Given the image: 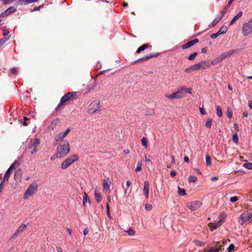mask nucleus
Returning a JSON list of instances; mask_svg holds the SVG:
<instances>
[{"label":"nucleus","instance_id":"1","mask_svg":"<svg viewBox=\"0 0 252 252\" xmlns=\"http://www.w3.org/2000/svg\"><path fill=\"white\" fill-rule=\"evenodd\" d=\"M70 151V145L67 141H63L60 144L56 149V152L51 157L52 160H55L57 158H63L65 157Z\"/></svg>","mask_w":252,"mask_h":252},{"label":"nucleus","instance_id":"2","mask_svg":"<svg viewBox=\"0 0 252 252\" xmlns=\"http://www.w3.org/2000/svg\"><path fill=\"white\" fill-rule=\"evenodd\" d=\"M101 110L100 101L98 99L93 100L88 106L87 112L89 114H94Z\"/></svg>","mask_w":252,"mask_h":252},{"label":"nucleus","instance_id":"3","mask_svg":"<svg viewBox=\"0 0 252 252\" xmlns=\"http://www.w3.org/2000/svg\"><path fill=\"white\" fill-rule=\"evenodd\" d=\"M79 157L78 155H72L66 158L61 164V168L62 169H65L72 164L78 161Z\"/></svg>","mask_w":252,"mask_h":252},{"label":"nucleus","instance_id":"4","mask_svg":"<svg viewBox=\"0 0 252 252\" xmlns=\"http://www.w3.org/2000/svg\"><path fill=\"white\" fill-rule=\"evenodd\" d=\"M37 183L34 182L32 183L27 189L24 194L23 198L24 199H27L30 197L32 196L36 191L37 189Z\"/></svg>","mask_w":252,"mask_h":252},{"label":"nucleus","instance_id":"5","mask_svg":"<svg viewBox=\"0 0 252 252\" xmlns=\"http://www.w3.org/2000/svg\"><path fill=\"white\" fill-rule=\"evenodd\" d=\"M184 96L185 94H183V89L181 87L171 94H165V97L170 100L181 98Z\"/></svg>","mask_w":252,"mask_h":252},{"label":"nucleus","instance_id":"6","mask_svg":"<svg viewBox=\"0 0 252 252\" xmlns=\"http://www.w3.org/2000/svg\"><path fill=\"white\" fill-rule=\"evenodd\" d=\"M252 32V18L248 22L243 24L242 28V33L246 36Z\"/></svg>","mask_w":252,"mask_h":252},{"label":"nucleus","instance_id":"7","mask_svg":"<svg viewBox=\"0 0 252 252\" xmlns=\"http://www.w3.org/2000/svg\"><path fill=\"white\" fill-rule=\"evenodd\" d=\"M252 218V210H250L247 212H244L239 218V223L243 225L244 222L249 220Z\"/></svg>","mask_w":252,"mask_h":252},{"label":"nucleus","instance_id":"8","mask_svg":"<svg viewBox=\"0 0 252 252\" xmlns=\"http://www.w3.org/2000/svg\"><path fill=\"white\" fill-rule=\"evenodd\" d=\"M224 219L225 216H220L219 220L215 221L213 223H209L208 226L210 228V230L213 231L220 227L223 223Z\"/></svg>","mask_w":252,"mask_h":252},{"label":"nucleus","instance_id":"9","mask_svg":"<svg viewBox=\"0 0 252 252\" xmlns=\"http://www.w3.org/2000/svg\"><path fill=\"white\" fill-rule=\"evenodd\" d=\"M202 202L199 200H195L188 203L187 205V207L191 211H194L200 208L202 206Z\"/></svg>","mask_w":252,"mask_h":252},{"label":"nucleus","instance_id":"10","mask_svg":"<svg viewBox=\"0 0 252 252\" xmlns=\"http://www.w3.org/2000/svg\"><path fill=\"white\" fill-rule=\"evenodd\" d=\"M74 94L72 93L68 92L64 94L61 99L60 102L56 109H57L63 104L66 101L69 100V99L73 96Z\"/></svg>","mask_w":252,"mask_h":252},{"label":"nucleus","instance_id":"11","mask_svg":"<svg viewBox=\"0 0 252 252\" xmlns=\"http://www.w3.org/2000/svg\"><path fill=\"white\" fill-rule=\"evenodd\" d=\"M17 8L16 7L12 6L6 9L4 12L0 14V17H5L11 14L16 12Z\"/></svg>","mask_w":252,"mask_h":252},{"label":"nucleus","instance_id":"12","mask_svg":"<svg viewBox=\"0 0 252 252\" xmlns=\"http://www.w3.org/2000/svg\"><path fill=\"white\" fill-rule=\"evenodd\" d=\"M40 144V140L36 138L34 141L31 142L29 146V148L32 149L31 154L33 155L37 152V147Z\"/></svg>","mask_w":252,"mask_h":252},{"label":"nucleus","instance_id":"13","mask_svg":"<svg viewBox=\"0 0 252 252\" xmlns=\"http://www.w3.org/2000/svg\"><path fill=\"white\" fill-rule=\"evenodd\" d=\"M111 185V182L109 178L103 181V190L105 193H110V187Z\"/></svg>","mask_w":252,"mask_h":252},{"label":"nucleus","instance_id":"14","mask_svg":"<svg viewBox=\"0 0 252 252\" xmlns=\"http://www.w3.org/2000/svg\"><path fill=\"white\" fill-rule=\"evenodd\" d=\"M227 31V27L225 26H222L216 33L211 34L210 37L213 39H215L220 35L226 33Z\"/></svg>","mask_w":252,"mask_h":252},{"label":"nucleus","instance_id":"15","mask_svg":"<svg viewBox=\"0 0 252 252\" xmlns=\"http://www.w3.org/2000/svg\"><path fill=\"white\" fill-rule=\"evenodd\" d=\"M27 226L25 224H21L16 230V231L15 232V233L13 234V235L12 236V238H15L16 237H17L18 235H20L21 233H22L26 229Z\"/></svg>","mask_w":252,"mask_h":252},{"label":"nucleus","instance_id":"16","mask_svg":"<svg viewBox=\"0 0 252 252\" xmlns=\"http://www.w3.org/2000/svg\"><path fill=\"white\" fill-rule=\"evenodd\" d=\"M143 192L146 198H148L149 192V182L147 180L145 181L144 183Z\"/></svg>","mask_w":252,"mask_h":252},{"label":"nucleus","instance_id":"17","mask_svg":"<svg viewBox=\"0 0 252 252\" xmlns=\"http://www.w3.org/2000/svg\"><path fill=\"white\" fill-rule=\"evenodd\" d=\"M198 42V40L197 39H194L193 40H192L191 41H189L187 43L184 44L182 48L183 49H187L191 46H192L193 45H194L195 43H197Z\"/></svg>","mask_w":252,"mask_h":252},{"label":"nucleus","instance_id":"18","mask_svg":"<svg viewBox=\"0 0 252 252\" xmlns=\"http://www.w3.org/2000/svg\"><path fill=\"white\" fill-rule=\"evenodd\" d=\"M34 2L35 1L34 0H18L17 3L18 5H23Z\"/></svg>","mask_w":252,"mask_h":252},{"label":"nucleus","instance_id":"19","mask_svg":"<svg viewBox=\"0 0 252 252\" xmlns=\"http://www.w3.org/2000/svg\"><path fill=\"white\" fill-rule=\"evenodd\" d=\"M87 203L90 204V200L88 195L86 193H84V196L83 197V205L85 207H87Z\"/></svg>","mask_w":252,"mask_h":252},{"label":"nucleus","instance_id":"20","mask_svg":"<svg viewBox=\"0 0 252 252\" xmlns=\"http://www.w3.org/2000/svg\"><path fill=\"white\" fill-rule=\"evenodd\" d=\"M202 69H206L211 67V62L210 61H201L200 62Z\"/></svg>","mask_w":252,"mask_h":252},{"label":"nucleus","instance_id":"21","mask_svg":"<svg viewBox=\"0 0 252 252\" xmlns=\"http://www.w3.org/2000/svg\"><path fill=\"white\" fill-rule=\"evenodd\" d=\"M65 137V136H64V135L63 134V133L62 132L60 133L59 134H58L57 135H56L55 136V140L57 142L62 141Z\"/></svg>","mask_w":252,"mask_h":252},{"label":"nucleus","instance_id":"22","mask_svg":"<svg viewBox=\"0 0 252 252\" xmlns=\"http://www.w3.org/2000/svg\"><path fill=\"white\" fill-rule=\"evenodd\" d=\"M59 121V120L58 119H56L53 120L52 121V122L51 123L50 125L49 126L48 128L52 130H53L55 128V127H56L57 124L58 123Z\"/></svg>","mask_w":252,"mask_h":252},{"label":"nucleus","instance_id":"23","mask_svg":"<svg viewBox=\"0 0 252 252\" xmlns=\"http://www.w3.org/2000/svg\"><path fill=\"white\" fill-rule=\"evenodd\" d=\"M242 15V12L240 11L236 15L231 21L230 24L233 25Z\"/></svg>","mask_w":252,"mask_h":252},{"label":"nucleus","instance_id":"24","mask_svg":"<svg viewBox=\"0 0 252 252\" xmlns=\"http://www.w3.org/2000/svg\"><path fill=\"white\" fill-rule=\"evenodd\" d=\"M223 16L221 15L220 13L216 17V18L215 19V20L212 22V26H216L217 23L220 20V19L222 18Z\"/></svg>","mask_w":252,"mask_h":252},{"label":"nucleus","instance_id":"25","mask_svg":"<svg viewBox=\"0 0 252 252\" xmlns=\"http://www.w3.org/2000/svg\"><path fill=\"white\" fill-rule=\"evenodd\" d=\"M213 120L210 118H208L205 122V126L207 128H210L212 125Z\"/></svg>","mask_w":252,"mask_h":252},{"label":"nucleus","instance_id":"26","mask_svg":"<svg viewBox=\"0 0 252 252\" xmlns=\"http://www.w3.org/2000/svg\"><path fill=\"white\" fill-rule=\"evenodd\" d=\"M142 160H138L137 163L136 167L135 168L136 172H140L142 170Z\"/></svg>","mask_w":252,"mask_h":252},{"label":"nucleus","instance_id":"27","mask_svg":"<svg viewBox=\"0 0 252 252\" xmlns=\"http://www.w3.org/2000/svg\"><path fill=\"white\" fill-rule=\"evenodd\" d=\"M206 164L208 166H211L212 164V160L210 156L209 155L206 156Z\"/></svg>","mask_w":252,"mask_h":252},{"label":"nucleus","instance_id":"28","mask_svg":"<svg viewBox=\"0 0 252 252\" xmlns=\"http://www.w3.org/2000/svg\"><path fill=\"white\" fill-rule=\"evenodd\" d=\"M178 193L181 196H185L186 194L185 190L179 186L178 187Z\"/></svg>","mask_w":252,"mask_h":252},{"label":"nucleus","instance_id":"29","mask_svg":"<svg viewBox=\"0 0 252 252\" xmlns=\"http://www.w3.org/2000/svg\"><path fill=\"white\" fill-rule=\"evenodd\" d=\"M142 145L145 148H147L148 147V141L147 138L143 137L141 140Z\"/></svg>","mask_w":252,"mask_h":252},{"label":"nucleus","instance_id":"30","mask_svg":"<svg viewBox=\"0 0 252 252\" xmlns=\"http://www.w3.org/2000/svg\"><path fill=\"white\" fill-rule=\"evenodd\" d=\"M197 181V177L194 175H190L188 177L189 183H195Z\"/></svg>","mask_w":252,"mask_h":252},{"label":"nucleus","instance_id":"31","mask_svg":"<svg viewBox=\"0 0 252 252\" xmlns=\"http://www.w3.org/2000/svg\"><path fill=\"white\" fill-rule=\"evenodd\" d=\"M94 197L96 201L97 202H100L102 200V197L100 193L95 192Z\"/></svg>","mask_w":252,"mask_h":252},{"label":"nucleus","instance_id":"32","mask_svg":"<svg viewBox=\"0 0 252 252\" xmlns=\"http://www.w3.org/2000/svg\"><path fill=\"white\" fill-rule=\"evenodd\" d=\"M148 44H144V45H142L141 46H140V47H139L138 48L136 52L137 53H140L141 52H142L143 50H144L145 49H146L148 47Z\"/></svg>","mask_w":252,"mask_h":252},{"label":"nucleus","instance_id":"33","mask_svg":"<svg viewBox=\"0 0 252 252\" xmlns=\"http://www.w3.org/2000/svg\"><path fill=\"white\" fill-rule=\"evenodd\" d=\"M193 67V71L198 70L202 68L200 63H196L192 65Z\"/></svg>","mask_w":252,"mask_h":252},{"label":"nucleus","instance_id":"34","mask_svg":"<svg viewBox=\"0 0 252 252\" xmlns=\"http://www.w3.org/2000/svg\"><path fill=\"white\" fill-rule=\"evenodd\" d=\"M10 170L8 169L4 174L3 181L8 180L10 176Z\"/></svg>","mask_w":252,"mask_h":252},{"label":"nucleus","instance_id":"35","mask_svg":"<svg viewBox=\"0 0 252 252\" xmlns=\"http://www.w3.org/2000/svg\"><path fill=\"white\" fill-rule=\"evenodd\" d=\"M220 62V60L218 57L217 58L214 59L212 61V62H211V65L217 64Z\"/></svg>","mask_w":252,"mask_h":252},{"label":"nucleus","instance_id":"36","mask_svg":"<svg viewBox=\"0 0 252 252\" xmlns=\"http://www.w3.org/2000/svg\"><path fill=\"white\" fill-rule=\"evenodd\" d=\"M237 50H229L226 52V55H227L228 57H230L232 55H235L237 53Z\"/></svg>","mask_w":252,"mask_h":252},{"label":"nucleus","instance_id":"37","mask_svg":"<svg viewBox=\"0 0 252 252\" xmlns=\"http://www.w3.org/2000/svg\"><path fill=\"white\" fill-rule=\"evenodd\" d=\"M15 0H0L3 4H11L15 1Z\"/></svg>","mask_w":252,"mask_h":252},{"label":"nucleus","instance_id":"38","mask_svg":"<svg viewBox=\"0 0 252 252\" xmlns=\"http://www.w3.org/2000/svg\"><path fill=\"white\" fill-rule=\"evenodd\" d=\"M217 114L219 117H221L222 115L221 109L219 106L217 107Z\"/></svg>","mask_w":252,"mask_h":252},{"label":"nucleus","instance_id":"39","mask_svg":"<svg viewBox=\"0 0 252 252\" xmlns=\"http://www.w3.org/2000/svg\"><path fill=\"white\" fill-rule=\"evenodd\" d=\"M181 89H183V94H185V93H188L189 94L191 93V89L189 88H186L184 87H181Z\"/></svg>","mask_w":252,"mask_h":252},{"label":"nucleus","instance_id":"40","mask_svg":"<svg viewBox=\"0 0 252 252\" xmlns=\"http://www.w3.org/2000/svg\"><path fill=\"white\" fill-rule=\"evenodd\" d=\"M197 55V53L196 52H194V53H193V54L190 55L189 56L188 59L189 61H193L195 58V57H196Z\"/></svg>","mask_w":252,"mask_h":252},{"label":"nucleus","instance_id":"41","mask_svg":"<svg viewBox=\"0 0 252 252\" xmlns=\"http://www.w3.org/2000/svg\"><path fill=\"white\" fill-rule=\"evenodd\" d=\"M232 111L231 108L228 107L227 108V116L229 118H231L232 117Z\"/></svg>","mask_w":252,"mask_h":252},{"label":"nucleus","instance_id":"42","mask_svg":"<svg viewBox=\"0 0 252 252\" xmlns=\"http://www.w3.org/2000/svg\"><path fill=\"white\" fill-rule=\"evenodd\" d=\"M106 212H107V215L108 217L110 219H112V216L110 213V207H109L108 203H107L106 204Z\"/></svg>","mask_w":252,"mask_h":252},{"label":"nucleus","instance_id":"43","mask_svg":"<svg viewBox=\"0 0 252 252\" xmlns=\"http://www.w3.org/2000/svg\"><path fill=\"white\" fill-rule=\"evenodd\" d=\"M126 232L129 235V236H133L134 235L135 232V230L133 229H129L126 231Z\"/></svg>","mask_w":252,"mask_h":252},{"label":"nucleus","instance_id":"44","mask_svg":"<svg viewBox=\"0 0 252 252\" xmlns=\"http://www.w3.org/2000/svg\"><path fill=\"white\" fill-rule=\"evenodd\" d=\"M243 166L249 169H252V163H247L243 164Z\"/></svg>","mask_w":252,"mask_h":252},{"label":"nucleus","instance_id":"45","mask_svg":"<svg viewBox=\"0 0 252 252\" xmlns=\"http://www.w3.org/2000/svg\"><path fill=\"white\" fill-rule=\"evenodd\" d=\"M232 139L233 141L237 144L238 143V136L236 133L233 135Z\"/></svg>","mask_w":252,"mask_h":252},{"label":"nucleus","instance_id":"46","mask_svg":"<svg viewBox=\"0 0 252 252\" xmlns=\"http://www.w3.org/2000/svg\"><path fill=\"white\" fill-rule=\"evenodd\" d=\"M227 57V55H226V52H224L223 54L220 55L218 57L219 58L220 61H221Z\"/></svg>","mask_w":252,"mask_h":252},{"label":"nucleus","instance_id":"47","mask_svg":"<svg viewBox=\"0 0 252 252\" xmlns=\"http://www.w3.org/2000/svg\"><path fill=\"white\" fill-rule=\"evenodd\" d=\"M19 163L17 162L16 161H15L9 167V169L11 170L13 168H14L16 166H18Z\"/></svg>","mask_w":252,"mask_h":252},{"label":"nucleus","instance_id":"48","mask_svg":"<svg viewBox=\"0 0 252 252\" xmlns=\"http://www.w3.org/2000/svg\"><path fill=\"white\" fill-rule=\"evenodd\" d=\"M193 71V67H192V65L186 68L185 70V72L186 73H190Z\"/></svg>","mask_w":252,"mask_h":252},{"label":"nucleus","instance_id":"49","mask_svg":"<svg viewBox=\"0 0 252 252\" xmlns=\"http://www.w3.org/2000/svg\"><path fill=\"white\" fill-rule=\"evenodd\" d=\"M238 200V197L236 196H232L230 198V201L232 203H234L236 202Z\"/></svg>","mask_w":252,"mask_h":252},{"label":"nucleus","instance_id":"50","mask_svg":"<svg viewBox=\"0 0 252 252\" xmlns=\"http://www.w3.org/2000/svg\"><path fill=\"white\" fill-rule=\"evenodd\" d=\"M145 209L147 211H150L152 209V206L151 204H146L145 205Z\"/></svg>","mask_w":252,"mask_h":252},{"label":"nucleus","instance_id":"51","mask_svg":"<svg viewBox=\"0 0 252 252\" xmlns=\"http://www.w3.org/2000/svg\"><path fill=\"white\" fill-rule=\"evenodd\" d=\"M220 250V249H218L217 248L213 247V248H211L209 250V252H218Z\"/></svg>","mask_w":252,"mask_h":252},{"label":"nucleus","instance_id":"52","mask_svg":"<svg viewBox=\"0 0 252 252\" xmlns=\"http://www.w3.org/2000/svg\"><path fill=\"white\" fill-rule=\"evenodd\" d=\"M235 246L233 244H231L229 245L228 248H227V250L229 251V252H231V251H233L234 250Z\"/></svg>","mask_w":252,"mask_h":252},{"label":"nucleus","instance_id":"53","mask_svg":"<svg viewBox=\"0 0 252 252\" xmlns=\"http://www.w3.org/2000/svg\"><path fill=\"white\" fill-rule=\"evenodd\" d=\"M194 243L197 246H201L204 245L203 243H202V242H201L200 241H199V240H194Z\"/></svg>","mask_w":252,"mask_h":252},{"label":"nucleus","instance_id":"54","mask_svg":"<svg viewBox=\"0 0 252 252\" xmlns=\"http://www.w3.org/2000/svg\"><path fill=\"white\" fill-rule=\"evenodd\" d=\"M228 7L229 6H227V5L225 6L222 10L220 11V13L223 16L225 12L227 11Z\"/></svg>","mask_w":252,"mask_h":252},{"label":"nucleus","instance_id":"55","mask_svg":"<svg viewBox=\"0 0 252 252\" xmlns=\"http://www.w3.org/2000/svg\"><path fill=\"white\" fill-rule=\"evenodd\" d=\"M176 174H177V172H176V171L175 170H172L170 172V175H171V176H172L173 177L175 176L176 175Z\"/></svg>","mask_w":252,"mask_h":252},{"label":"nucleus","instance_id":"56","mask_svg":"<svg viewBox=\"0 0 252 252\" xmlns=\"http://www.w3.org/2000/svg\"><path fill=\"white\" fill-rule=\"evenodd\" d=\"M11 71L13 74H16L18 73V70L16 67L12 68Z\"/></svg>","mask_w":252,"mask_h":252},{"label":"nucleus","instance_id":"57","mask_svg":"<svg viewBox=\"0 0 252 252\" xmlns=\"http://www.w3.org/2000/svg\"><path fill=\"white\" fill-rule=\"evenodd\" d=\"M199 111H200V113L202 115H205L206 114V112L203 108L200 107Z\"/></svg>","mask_w":252,"mask_h":252},{"label":"nucleus","instance_id":"58","mask_svg":"<svg viewBox=\"0 0 252 252\" xmlns=\"http://www.w3.org/2000/svg\"><path fill=\"white\" fill-rule=\"evenodd\" d=\"M70 130V129L69 128H68L63 133V134L64 135V136H66L68 134V133Z\"/></svg>","mask_w":252,"mask_h":252},{"label":"nucleus","instance_id":"59","mask_svg":"<svg viewBox=\"0 0 252 252\" xmlns=\"http://www.w3.org/2000/svg\"><path fill=\"white\" fill-rule=\"evenodd\" d=\"M70 130V129L69 128H68L63 133V134L64 135V136H66L68 134V133Z\"/></svg>","mask_w":252,"mask_h":252},{"label":"nucleus","instance_id":"60","mask_svg":"<svg viewBox=\"0 0 252 252\" xmlns=\"http://www.w3.org/2000/svg\"><path fill=\"white\" fill-rule=\"evenodd\" d=\"M171 162H172V164H175V159L174 156H171Z\"/></svg>","mask_w":252,"mask_h":252},{"label":"nucleus","instance_id":"61","mask_svg":"<svg viewBox=\"0 0 252 252\" xmlns=\"http://www.w3.org/2000/svg\"><path fill=\"white\" fill-rule=\"evenodd\" d=\"M234 127L236 129V131H238L239 130V125L238 124H234Z\"/></svg>","mask_w":252,"mask_h":252},{"label":"nucleus","instance_id":"62","mask_svg":"<svg viewBox=\"0 0 252 252\" xmlns=\"http://www.w3.org/2000/svg\"><path fill=\"white\" fill-rule=\"evenodd\" d=\"M9 38V36H8V37H6V38H3L2 40V42L1 44H3L4 42H5L7 40H8V39Z\"/></svg>","mask_w":252,"mask_h":252},{"label":"nucleus","instance_id":"63","mask_svg":"<svg viewBox=\"0 0 252 252\" xmlns=\"http://www.w3.org/2000/svg\"><path fill=\"white\" fill-rule=\"evenodd\" d=\"M131 182L130 181L128 180V181H127L126 182V187H127V188H128L131 185Z\"/></svg>","mask_w":252,"mask_h":252},{"label":"nucleus","instance_id":"64","mask_svg":"<svg viewBox=\"0 0 252 252\" xmlns=\"http://www.w3.org/2000/svg\"><path fill=\"white\" fill-rule=\"evenodd\" d=\"M145 162H151V159L149 158H148L146 156H145Z\"/></svg>","mask_w":252,"mask_h":252}]
</instances>
